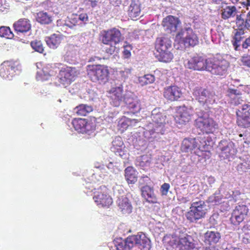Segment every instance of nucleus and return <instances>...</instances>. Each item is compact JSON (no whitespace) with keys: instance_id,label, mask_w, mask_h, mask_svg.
Masks as SVG:
<instances>
[{"instance_id":"1a4fd4ad","label":"nucleus","mask_w":250,"mask_h":250,"mask_svg":"<svg viewBox=\"0 0 250 250\" xmlns=\"http://www.w3.org/2000/svg\"><path fill=\"white\" fill-rule=\"evenodd\" d=\"M176 38H183V41L186 47H194L199 43V38L197 34L190 27H185L181 28L177 33Z\"/></svg>"},{"instance_id":"680f3d73","label":"nucleus","mask_w":250,"mask_h":250,"mask_svg":"<svg viewBox=\"0 0 250 250\" xmlns=\"http://www.w3.org/2000/svg\"><path fill=\"white\" fill-rule=\"evenodd\" d=\"M241 61L243 65L250 68V56L244 55L241 58Z\"/></svg>"},{"instance_id":"a878e982","label":"nucleus","mask_w":250,"mask_h":250,"mask_svg":"<svg viewBox=\"0 0 250 250\" xmlns=\"http://www.w3.org/2000/svg\"><path fill=\"white\" fill-rule=\"evenodd\" d=\"M141 194L142 197L146 202L154 204L157 202V198L154 193L153 187L146 185L141 188Z\"/></svg>"},{"instance_id":"2f4dec72","label":"nucleus","mask_w":250,"mask_h":250,"mask_svg":"<svg viewBox=\"0 0 250 250\" xmlns=\"http://www.w3.org/2000/svg\"><path fill=\"white\" fill-rule=\"evenodd\" d=\"M63 36L60 33H54L45 39L48 46L52 49H56L60 44Z\"/></svg>"},{"instance_id":"e2e57ef3","label":"nucleus","mask_w":250,"mask_h":250,"mask_svg":"<svg viewBox=\"0 0 250 250\" xmlns=\"http://www.w3.org/2000/svg\"><path fill=\"white\" fill-rule=\"evenodd\" d=\"M240 192L239 190H233L232 193L231 200H234V202H237L240 199Z\"/></svg>"},{"instance_id":"6e6552de","label":"nucleus","mask_w":250,"mask_h":250,"mask_svg":"<svg viewBox=\"0 0 250 250\" xmlns=\"http://www.w3.org/2000/svg\"><path fill=\"white\" fill-rule=\"evenodd\" d=\"M192 94L202 105L212 104L215 103V92L211 89L197 86L193 89Z\"/></svg>"},{"instance_id":"37998d69","label":"nucleus","mask_w":250,"mask_h":250,"mask_svg":"<svg viewBox=\"0 0 250 250\" xmlns=\"http://www.w3.org/2000/svg\"><path fill=\"white\" fill-rule=\"evenodd\" d=\"M155 80V76L152 74H146L138 78L139 83L142 86L152 83Z\"/></svg>"},{"instance_id":"cd10ccee","label":"nucleus","mask_w":250,"mask_h":250,"mask_svg":"<svg viewBox=\"0 0 250 250\" xmlns=\"http://www.w3.org/2000/svg\"><path fill=\"white\" fill-rule=\"evenodd\" d=\"M172 41L166 37L158 38L156 41L155 48L157 51L166 50L171 48Z\"/></svg>"},{"instance_id":"412c9836","label":"nucleus","mask_w":250,"mask_h":250,"mask_svg":"<svg viewBox=\"0 0 250 250\" xmlns=\"http://www.w3.org/2000/svg\"><path fill=\"white\" fill-rule=\"evenodd\" d=\"M182 95L183 93L181 88L177 86H167L164 89V97L171 102L179 100L182 97Z\"/></svg>"},{"instance_id":"ea45409f","label":"nucleus","mask_w":250,"mask_h":250,"mask_svg":"<svg viewBox=\"0 0 250 250\" xmlns=\"http://www.w3.org/2000/svg\"><path fill=\"white\" fill-rule=\"evenodd\" d=\"M92 110L91 106L84 104H80L74 108V112L80 116H86Z\"/></svg>"},{"instance_id":"f704fd0d","label":"nucleus","mask_w":250,"mask_h":250,"mask_svg":"<svg viewBox=\"0 0 250 250\" xmlns=\"http://www.w3.org/2000/svg\"><path fill=\"white\" fill-rule=\"evenodd\" d=\"M38 22L42 24H49L53 21L52 16L46 12L41 11L37 14L36 17Z\"/></svg>"},{"instance_id":"bb28decb","label":"nucleus","mask_w":250,"mask_h":250,"mask_svg":"<svg viewBox=\"0 0 250 250\" xmlns=\"http://www.w3.org/2000/svg\"><path fill=\"white\" fill-rule=\"evenodd\" d=\"M13 26L17 33H26L31 29V27L30 21L26 19L19 20L14 24Z\"/></svg>"},{"instance_id":"7ed1b4c3","label":"nucleus","mask_w":250,"mask_h":250,"mask_svg":"<svg viewBox=\"0 0 250 250\" xmlns=\"http://www.w3.org/2000/svg\"><path fill=\"white\" fill-rule=\"evenodd\" d=\"M124 39L123 35L117 28L104 30L101 34V40L106 46L103 47V51L108 55H116L119 51L117 45Z\"/></svg>"},{"instance_id":"f3484780","label":"nucleus","mask_w":250,"mask_h":250,"mask_svg":"<svg viewBox=\"0 0 250 250\" xmlns=\"http://www.w3.org/2000/svg\"><path fill=\"white\" fill-rule=\"evenodd\" d=\"M181 24L178 18L171 15L164 18L162 23L164 30L168 33H175Z\"/></svg>"},{"instance_id":"6e6d98bb","label":"nucleus","mask_w":250,"mask_h":250,"mask_svg":"<svg viewBox=\"0 0 250 250\" xmlns=\"http://www.w3.org/2000/svg\"><path fill=\"white\" fill-rule=\"evenodd\" d=\"M131 73V70L129 69L125 68L124 70L120 71L119 72V75L121 76L122 80L120 81L122 82H124V84H125V80L128 77L129 74Z\"/></svg>"},{"instance_id":"a19ab883","label":"nucleus","mask_w":250,"mask_h":250,"mask_svg":"<svg viewBox=\"0 0 250 250\" xmlns=\"http://www.w3.org/2000/svg\"><path fill=\"white\" fill-rule=\"evenodd\" d=\"M157 52L159 53L157 55V57L159 60L161 62H169L173 58L172 53L170 52L169 49H167L165 51L164 50V51H160Z\"/></svg>"},{"instance_id":"58836bf2","label":"nucleus","mask_w":250,"mask_h":250,"mask_svg":"<svg viewBox=\"0 0 250 250\" xmlns=\"http://www.w3.org/2000/svg\"><path fill=\"white\" fill-rule=\"evenodd\" d=\"M219 218V214L214 213L209 217V223L211 225L210 228H212L215 229L217 230L221 231L222 229L224 228V225L222 223L218 224Z\"/></svg>"},{"instance_id":"423d86ee","label":"nucleus","mask_w":250,"mask_h":250,"mask_svg":"<svg viewBox=\"0 0 250 250\" xmlns=\"http://www.w3.org/2000/svg\"><path fill=\"white\" fill-rule=\"evenodd\" d=\"M111 88L109 92L112 94L110 99V104L114 106L118 107L124 103L125 99L128 96L125 95L123 90L124 82L116 79L111 82Z\"/></svg>"},{"instance_id":"4be33fe9","label":"nucleus","mask_w":250,"mask_h":250,"mask_svg":"<svg viewBox=\"0 0 250 250\" xmlns=\"http://www.w3.org/2000/svg\"><path fill=\"white\" fill-rule=\"evenodd\" d=\"M220 231L208 230L202 237V241L206 245L214 246L219 242L221 238Z\"/></svg>"},{"instance_id":"5701e85b","label":"nucleus","mask_w":250,"mask_h":250,"mask_svg":"<svg viewBox=\"0 0 250 250\" xmlns=\"http://www.w3.org/2000/svg\"><path fill=\"white\" fill-rule=\"evenodd\" d=\"M181 250H199V247L196 241L190 235L186 234L180 237Z\"/></svg>"},{"instance_id":"9d476101","label":"nucleus","mask_w":250,"mask_h":250,"mask_svg":"<svg viewBox=\"0 0 250 250\" xmlns=\"http://www.w3.org/2000/svg\"><path fill=\"white\" fill-rule=\"evenodd\" d=\"M237 124L243 128L250 127V105L244 104L236 110Z\"/></svg>"},{"instance_id":"13d9d810","label":"nucleus","mask_w":250,"mask_h":250,"mask_svg":"<svg viewBox=\"0 0 250 250\" xmlns=\"http://www.w3.org/2000/svg\"><path fill=\"white\" fill-rule=\"evenodd\" d=\"M123 148H124V147ZM112 151L114 152L116 155L119 156L124 159L126 157V151L125 150L123 147L117 148L116 149L113 150Z\"/></svg>"},{"instance_id":"69168bd1","label":"nucleus","mask_w":250,"mask_h":250,"mask_svg":"<svg viewBox=\"0 0 250 250\" xmlns=\"http://www.w3.org/2000/svg\"><path fill=\"white\" fill-rule=\"evenodd\" d=\"M215 179L214 177L209 176L207 178V182L210 187H212V184L214 183Z\"/></svg>"},{"instance_id":"c03bdc74","label":"nucleus","mask_w":250,"mask_h":250,"mask_svg":"<svg viewBox=\"0 0 250 250\" xmlns=\"http://www.w3.org/2000/svg\"><path fill=\"white\" fill-rule=\"evenodd\" d=\"M150 158L147 155L139 156L135 160V165L141 167H144L149 166L150 164Z\"/></svg>"},{"instance_id":"e433bc0d","label":"nucleus","mask_w":250,"mask_h":250,"mask_svg":"<svg viewBox=\"0 0 250 250\" xmlns=\"http://www.w3.org/2000/svg\"><path fill=\"white\" fill-rule=\"evenodd\" d=\"M221 16L224 20L234 17L236 13V8L234 6H227L221 10Z\"/></svg>"},{"instance_id":"338daca9","label":"nucleus","mask_w":250,"mask_h":250,"mask_svg":"<svg viewBox=\"0 0 250 250\" xmlns=\"http://www.w3.org/2000/svg\"><path fill=\"white\" fill-rule=\"evenodd\" d=\"M224 250H242L239 248L234 247L230 245H228Z\"/></svg>"},{"instance_id":"052dcab7","label":"nucleus","mask_w":250,"mask_h":250,"mask_svg":"<svg viewBox=\"0 0 250 250\" xmlns=\"http://www.w3.org/2000/svg\"><path fill=\"white\" fill-rule=\"evenodd\" d=\"M170 188V185L168 183L163 184L160 188L161 193L163 195H167Z\"/></svg>"},{"instance_id":"473e14b6","label":"nucleus","mask_w":250,"mask_h":250,"mask_svg":"<svg viewBox=\"0 0 250 250\" xmlns=\"http://www.w3.org/2000/svg\"><path fill=\"white\" fill-rule=\"evenodd\" d=\"M125 176L128 184H134L137 181V172L132 167H128L125 170Z\"/></svg>"},{"instance_id":"de8ad7c7","label":"nucleus","mask_w":250,"mask_h":250,"mask_svg":"<svg viewBox=\"0 0 250 250\" xmlns=\"http://www.w3.org/2000/svg\"><path fill=\"white\" fill-rule=\"evenodd\" d=\"M0 36L7 39H11L14 35L8 27L1 26L0 27Z\"/></svg>"},{"instance_id":"7c9ffc66","label":"nucleus","mask_w":250,"mask_h":250,"mask_svg":"<svg viewBox=\"0 0 250 250\" xmlns=\"http://www.w3.org/2000/svg\"><path fill=\"white\" fill-rule=\"evenodd\" d=\"M198 143L195 138H185L181 145V150L183 152H191L197 147Z\"/></svg>"},{"instance_id":"c756f323","label":"nucleus","mask_w":250,"mask_h":250,"mask_svg":"<svg viewBox=\"0 0 250 250\" xmlns=\"http://www.w3.org/2000/svg\"><path fill=\"white\" fill-rule=\"evenodd\" d=\"M229 186L227 182H223L218 190L216 191L213 195L209 196L208 198V202L212 203L213 205H218L221 202L222 196H221V192L223 191V189H225Z\"/></svg>"},{"instance_id":"39448f33","label":"nucleus","mask_w":250,"mask_h":250,"mask_svg":"<svg viewBox=\"0 0 250 250\" xmlns=\"http://www.w3.org/2000/svg\"><path fill=\"white\" fill-rule=\"evenodd\" d=\"M195 113L198 116V118L195 119V125L203 133L207 134L213 133L218 128V124L208 117L206 112L196 108Z\"/></svg>"},{"instance_id":"20e7f679","label":"nucleus","mask_w":250,"mask_h":250,"mask_svg":"<svg viewBox=\"0 0 250 250\" xmlns=\"http://www.w3.org/2000/svg\"><path fill=\"white\" fill-rule=\"evenodd\" d=\"M207 211V206L204 201L194 200L191 203L185 216L189 222L196 223L205 218Z\"/></svg>"},{"instance_id":"4c0bfd02","label":"nucleus","mask_w":250,"mask_h":250,"mask_svg":"<svg viewBox=\"0 0 250 250\" xmlns=\"http://www.w3.org/2000/svg\"><path fill=\"white\" fill-rule=\"evenodd\" d=\"M237 171L241 173L250 169V156H246L241 160V162L237 166Z\"/></svg>"},{"instance_id":"4468645a","label":"nucleus","mask_w":250,"mask_h":250,"mask_svg":"<svg viewBox=\"0 0 250 250\" xmlns=\"http://www.w3.org/2000/svg\"><path fill=\"white\" fill-rule=\"evenodd\" d=\"M209 59H206L201 56H194L188 60L185 66L188 69L196 71H207Z\"/></svg>"},{"instance_id":"8fccbe9b","label":"nucleus","mask_w":250,"mask_h":250,"mask_svg":"<svg viewBox=\"0 0 250 250\" xmlns=\"http://www.w3.org/2000/svg\"><path fill=\"white\" fill-rule=\"evenodd\" d=\"M74 16L78 23H81L80 25H82L83 24L85 25L88 22L89 19L86 13H83L79 15L76 14L74 15Z\"/></svg>"},{"instance_id":"f03ea898","label":"nucleus","mask_w":250,"mask_h":250,"mask_svg":"<svg viewBox=\"0 0 250 250\" xmlns=\"http://www.w3.org/2000/svg\"><path fill=\"white\" fill-rule=\"evenodd\" d=\"M117 250H136L137 248L141 250H150L151 241L144 234L132 235L123 240L122 238L114 240Z\"/></svg>"},{"instance_id":"dca6fc26","label":"nucleus","mask_w":250,"mask_h":250,"mask_svg":"<svg viewBox=\"0 0 250 250\" xmlns=\"http://www.w3.org/2000/svg\"><path fill=\"white\" fill-rule=\"evenodd\" d=\"M220 151V156L224 159L228 158L230 156L234 155L236 152L234 144L227 140H221L217 146Z\"/></svg>"},{"instance_id":"4d7b16f0","label":"nucleus","mask_w":250,"mask_h":250,"mask_svg":"<svg viewBox=\"0 0 250 250\" xmlns=\"http://www.w3.org/2000/svg\"><path fill=\"white\" fill-rule=\"evenodd\" d=\"M244 52L250 50V37L245 39L241 46V49Z\"/></svg>"},{"instance_id":"0e129e2a","label":"nucleus","mask_w":250,"mask_h":250,"mask_svg":"<svg viewBox=\"0 0 250 250\" xmlns=\"http://www.w3.org/2000/svg\"><path fill=\"white\" fill-rule=\"evenodd\" d=\"M245 13V12L244 13L242 12V13L240 15H237L236 19L237 23H238L240 22H242L243 23H244V21H245L246 20L244 19Z\"/></svg>"},{"instance_id":"c9c22d12","label":"nucleus","mask_w":250,"mask_h":250,"mask_svg":"<svg viewBox=\"0 0 250 250\" xmlns=\"http://www.w3.org/2000/svg\"><path fill=\"white\" fill-rule=\"evenodd\" d=\"M54 74V71L51 70H49V67L47 66L37 72L36 79L38 81H46L48 80L49 77L53 75Z\"/></svg>"},{"instance_id":"79ce46f5","label":"nucleus","mask_w":250,"mask_h":250,"mask_svg":"<svg viewBox=\"0 0 250 250\" xmlns=\"http://www.w3.org/2000/svg\"><path fill=\"white\" fill-rule=\"evenodd\" d=\"M234 86V85L230 84L226 91V96L231 99H234L242 94L241 91L237 88H235Z\"/></svg>"},{"instance_id":"aec40b11","label":"nucleus","mask_w":250,"mask_h":250,"mask_svg":"<svg viewBox=\"0 0 250 250\" xmlns=\"http://www.w3.org/2000/svg\"><path fill=\"white\" fill-rule=\"evenodd\" d=\"M127 4V14L131 19H138L142 16V4L139 0H128Z\"/></svg>"},{"instance_id":"f257e3e1","label":"nucleus","mask_w":250,"mask_h":250,"mask_svg":"<svg viewBox=\"0 0 250 250\" xmlns=\"http://www.w3.org/2000/svg\"><path fill=\"white\" fill-rule=\"evenodd\" d=\"M150 118L153 123H149L144 128V136L149 141L159 140L161 136L168 131L166 125V113L161 108H155L151 112Z\"/></svg>"},{"instance_id":"393cba45","label":"nucleus","mask_w":250,"mask_h":250,"mask_svg":"<svg viewBox=\"0 0 250 250\" xmlns=\"http://www.w3.org/2000/svg\"><path fill=\"white\" fill-rule=\"evenodd\" d=\"M119 209L124 214H130L133 209V207L129 199L125 196H122L118 198L117 201Z\"/></svg>"},{"instance_id":"09e8293b","label":"nucleus","mask_w":250,"mask_h":250,"mask_svg":"<svg viewBox=\"0 0 250 250\" xmlns=\"http://www.w3.org/2000/svg\"><path fill=\"white\" fill-rule=\"evenodd\" d=\"M63 25L73 29L76 25H81V23H78L74 15H72L67 20L65 21Z\"/></svg>"},{"instance_id":"5fc2aeb1","label":"nucleus","mask_w":250,"mask_h":250,"mask_svg":"<svg viewBox=\"0 0 250 250\" xmlns=\"http://www.w3.org/2000/svg\"><path fill=\"white\" fill-rule=\"evenodd\" d=\"M229 184V186L225 189H223V191H221V194L222 196V198L224 197L226 199H229L230 200H231L232 197V193L233 192V190L229 189V187L230 185Z\"/></svg>"},{"instance_id":"c85d7f7f","label":"nucleus","mask_w":250,"mask_h":250,"mask_svg":"<svg viewBox=\"0 0 250 250\" xmlns=\"http://www.w3.org/2000/svg\"><path fill=\"white\" fill-rule=\"evenodd\" d=\"M244 30L242 29L236 30L234 33L231 40V42L235 50H241L242 43L245 39L244 36Z\"/></svg>"},{"instance_id":"a18cd8bd","label":"nucleus","mask_w":250,"mask_h":250,"mask_svg":"<svg viewBox=\"0 0 250 250\" xmlns=\"http://www.w3.org/2000/svg\"><path fill=\"white\" fill-rule=\"evenodd\" d=\"M241 234L242 242L245 244L250 243V226H244Z\"/></svg>"},{"instance_id":"603ef678","label":"nucleus","mask_w":250,"mask_h":250,"mask_svg":"<svg viewBox=\"0 0 250 250\" xmlns=\"http://www.w3.org/2000/svg\"><path fill=\"white\" fill-rule=\"evenodd\" d=\"M138 123V120L135 119L126 118L122 123V126L124 128H127V127L134 126L136 124Z\"/></svg>"},{"instance_id":"774afa93","label":"nucleus","mask_w":250,"mask_h":250,"mask_svg":"<svg viewBox=\"0 0 250 250\" xmlns=\"http://www.w3.org/2000/svg\"><path fill=\"white\" fill-rule=\"evenodd\" d=\"M247 18L245 20L246 21V25H250V11H249L247 14Z\"/></svg>"},{"instance_id":"6ab92c4d","label":"nucleus","mask_w":250,"mask_h":250,"mask_svg":"<svg viewBox=\"0 0 250 250\" xmlns=\"http://www.w3.org/2000/svg\"><path fill=\"white\" fill-rule=\"evenodd\" d=\"M193 109L191 107H187L185 105L180 106L175 118L177 123L179 124H184L188 123L191 119Z\"/></svg>"},{"instance_id":"b1692460","label":"nucleus","mask_w":250,"mask_h":250,"mask_svg":"<svg viewBox=\"0 0 250 250\" xmlns=\"http://www.w3.org/2000/svg\"><path fill=\"white\" fill-rule=\"evenodd\" d=\"M95 202L99 206L109 207L112 203V199L106 193L98 192L93 196Z\"/></svg>"},{"instance_id":"9b49d317","label":"nucleus","mask_w":250,"mask_h":250,"mask_svg":"<svg viewBox=\"0 0 250 250\" xmlns=\"http://www.w3.org/2000/svg\"><path fill=\"white\" fill-rule=\"evenodd\" d=\"M20 68L18 62H4L0 65V76L4 79L10 80Z\"/></svg>"},{"instance_id":"bf43d9fd","label":"nucleus","mask_w":250,"mask_h":250,"mask_svg":"<svg viewBox=\"0 0 250 250\" xmlns=\"http://www.w3.org/2000/svg\"><path fill=\"white\" fill-rule=\"evenodd\" d=\"M124 50L123 51L124 56L125 58H128L131 56L130 51L132 50V46L130 44L124 45Z\"/></svg>"},{"instance_id":"72a5a7b5","label":"nucleus","mask_w":250,"mask_h":250,"mask_svg":"<svg viewBox=\"0 0 250 250\" xmlns=\"http://www.w3.org/2000/svg\"><path fill=\"white\" fill-rule=\"evenodd\" d=\"M124 103L133 112H139L141 109L140 101L137 99H133L128 97L125 99Z\"/></svg>"},{"instance_id":"f8f14e48","label":"nucleus","mask_w":250,"mask_h":250,"mask_svg":"<svg viewBox=\"0 0 250 250\" xmlns=\"http://www.w3.org/2000/svg\"><path fill=\"white\" fill-rule=\"evenodd\" d=\"M71 124L76 131L83 134L90 135L95 130V125L85 119H74Z\"/></svg>"},{"instance_id":"a211bd4d","label":"nucleus","mask_w":250,"mask_h":250,"mask_svg":"<svg viewBox=\"0 0 250 250\" xmlns=\"http://www.w3.org/2000/svg\"><path fill=\"white\" fill-rule=\"evenodd\" d=\"M79 74V72L75 67H66L60 72L61 83L63 84H69L74 81Z\"/></svg>"},{"instance_id":"49530a36","label":"nucleus","mask_w":250,"mask_h":250,"mask_svg":"<svg viewBox=\"0 0 250 250\" xmlns=\"http://www.w3.org/2000/svg\"><path fill=\"white\" fill-rule=\"evenodd\" d=\"M180 241V237L178 239L172 237L168 242V247H169L168 249H171V250H177V249L181 250V243Z\"/></svg>"},{"instance_id":"2eb2a0df","label":"nucleus","mask_w":250,"mask_h":250,"mask_svg":"<svg viewBox=\"0 0 250 250\" xmlns=\"http://www.w3.org/2000/svg\"><path fill=\"white\" fill-rule=\"evenodd\" d=\"M249 208L245 205H239L233 210L230 221L233 225L236 226L241 223L246 217Z\"/></svg>"},{"instance_id":"0eeeda50","label":"nucleus","mask_w":250,"mask_h":250,"mask_svg":"<svg viewBox=\"0 0 250 250\" xmlns=\"http://www.w3.org/2000/svg\"><path fill=\"white\" fill-rule=\"evenodd\" d=\"M87 71L89 78L93 82L104 84L108 79L109 71L104 65H89Z\"/></svg>"},{"instance_id":"ddd939ff","label":"nucleus","mask_w":250,"mask_h":250,"mask_svg":"<svg viewBox=\"0 0 250 250\" xmlns=\"http://www.w3.org/2000/svg\"><path fill=\"white\" fill-rule=\"evenodd\" d=\"M228 66L229 63L226 60L219 61L209 59L207 71L214 75L224 76L227 73Z\"/></svg>"},{"instance_id":"3c124183","label":"nucleus","mask_w":250,"mask_h":250,"mask_svg":"<svg viewBox=\"0 0 250 250\" xmlns=\"http://www.w3.org/2000/svg\"><path fill=\"white\" fill-rule=\"evenodd\" d=\"M31 46L35 51L40 53H43L44 48L41 41L37 40L32 41L31 42Z\"/></svg>"},{"instance_id":"864d4df0","label":"nucleus","mask_w":250,"mask_h":250,"mask_svg":"<svg viewBox=\"0 0 250 250\" xmlns=\"http://www.w3.org/2000/svg\"><path fill=\"white\" fill-rule=\"evenodd\" d=\"M112 147H111V150H115L117 148L122 147L124 146L123 142L122 141V138L120 137H116L112 141Z\"/></svg>"}]
</instances>
